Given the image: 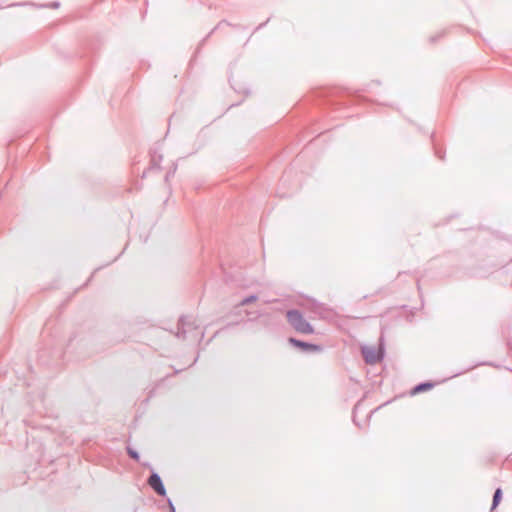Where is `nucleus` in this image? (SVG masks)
Wrapping results in <instances>:
<instances>
[{"label": "nucleus", "instance_id": "obj_1", "mask_svg": "<svg viewBox=\"0 0 512 512\" xmlns=\"http://www.w3.org/2000/svg\"><path fill=\"white\" fill-rule=\"evenodd\" d=\"M287 319L289 324L299 333L312 334L314 332L312 325L297 310L288 311Z\"/></svg>", "mask_w": 512, "mask_h": 512}, {"label": "nucleus", "instance_id": "obj_2", "mask_svg": "<svg viewBox=\"0 0 512 512\" xmlns=\"http://www.w3.org/2000/svg\"><path fill=\"white\" fill-rule=\"evenodd\" d=\"M362 354L368 364H375L382 358V349L380 347H365Z\"/></svg>", "mask_w": 512, "mask_h": 512}, {"label": "nucleus", "instance_id": "obj_3", "mask_svg": "<svg viewBox=\"0 0 512 512\" xmlns=\"http://www.w3.org/2000/svg\"><path fill=\"white\" fill-rule=\"evenodd\" d=\"M148 483L156 493H158L161 496L165 495L166 491L164 485L157 474H152L148 479Z\"/></svg>", "mask_w": 512, "mask_h": 512}, {"label": "nucleus", "instance_id": "obj_4", "mask_svg": "<svg viewBox=\"0 0 512 512\" xmlns=\"http://www.w3.org/2000/svg\"><path fill=\"white\" fill-rule=\"evenodd\" d=\"M289 342L302 349V350H305V351H311V352H317V351H320V347L317 346V345H314V344H309V343H306V342H302V341H299L297 339H294V338H290L289 339Z\"/></svg>", "mask_w": 512, "mask_h": 512}, {"label": "nucleus", "instance_id": "obj_5", "mask_svg": "<svg viewBox=\"0 0 512 512\" xmlns=\"http://www.w3.org/2000/svg\"><path fill=\"white\" fill-rule=\"evenodd\" d=\"M434 387V384L432 383H422L416 386L412 391L411 395H416L420 392L428 391Z\"/></svg>", "mask_w": 512, "mask_h": 512}, {"label": "nucleus", "instance_id": "obj_6", "mask_svg": "<svg viewBox=\"0 0 512 512\" xmlns=\"http://www.w3.org/2000/svg\"><path fill=\"white\" fill-rule=\"evenodd\" d=\"M502 497V491L501 489H497L495 491L494 497H493V503H492V510L497 507Z\"/></svg>", "mask_w": 512, "mask_h": 512}, {"label": "nucleus", "instance_id": "obj_7", "mask_svg": "<svg viewBox=\"0 0 512 512\" xmlns=\"http://www.w3.org/2000/svg\"><path fill=\"white\" fill-rule=\"evenodd\" d=\"M128 453H129V455H130L133 459H135V460H139V455H138V453H137V452H135V451H133V450H131V449H128Z\"/></svg>", "mask_w": 512, "mask_h": 512}, {"label": "nucleus", "instance_id": "obj_8", "mask_svg": "<svg viewBox=\"0 0 512 512\" xmlns=\"http://www.w3.org/2000/svg\"><path fill=\"white\" fill-rule=\"evenodd\" d=\"M253 300H255V298L246 299V300L243 301V304H246L248 302H252Z\"/></svg>", "mask_w": 512, "mask_h": 512}]
</instances>
